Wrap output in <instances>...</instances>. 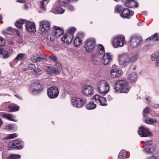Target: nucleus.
Returning a JSON list of instances; mask_svg holds the SVG:
<instances>
[{"label":"nucleus","instance_id":"obj_59","mask_svg":"<svg viewBox=\"0 0 159 159\" xmlns=\"http://www.w3.org/2000/svg\"><path fill=\"white\" fill-rule=\"evenodd\" d=\"M8 43L9 44H14V42L11 40H10L8 42Z\"/></svg>","mask_w":159,"mask_h":159},{"label":"nucleus","instance_id":"obj_46","mask_svg":"<svg viewBox=\"0 0 159 159\" xmlns=\"http://www.w3.org/2000/svg\"><path fill=\"white\" fill-rule=\"evenodd\" d=\"M17 136V135H16V134H9L7 136V138H6V139H11L14 138L16 137Z\"/></svg>","mask_w":159,"mask_h":159},{"label":"nucleus","instance_id":"obj_64","mask_svg":"<svg viewBox=\"0 0 159 159\" xmlns=\"http://www.w3.org/2000/svg\"><path fill=\"white\" fill-rule=\"evenodd\" d=\"M142 25V23H139L138 24V26H141Z\"/></svg>","mask_w":159,"mask_h":159},{"label":"nucleus","instance_id":"obj_42","mask_svg":"<svg viewBox=\"0 0 159 159\" xmlns=\"http://www.w3.org/2000/svg\"><path fill=\"white\" fill-rule=\"evenodd\" d=\"M105 51H97V53L98 57L101 58L105 54Z\"/></svg>","mask_w":159,"mask_h":159},{"label":"nucleus","instance_id":"obj_45","mask_svg":"<svg viewBox=\"0 0 159 159\" xmlns=\"http://www.w3.org/2000/svg\"><path fill=\"white\" fill-rule=\"evenodd\" d=\"M16 127V125L13 124H10L6 127V129H12Z\"/></svg>","mask_w":159,"mask_h":159},{"label":"nucleus","instance_id":"obj_58","mask_svg":"<svg viewBox=\"0 0 159 159\" xmlns=\"http://www.w3.org/2000/svg\"><path fill=\"white\" fill-rule=\"evenodd\" d=\"M16 1L17 2H20L21 3H23L24 2L23 0H16Z\"/></svg>","mask_w":159,"mask_h":159},{"label":"nucleus","instance_id":"obj_33","mask_svg":"<svg viewBox=\"0 0 159 159\" xmlns=\"http://www.w3.org/2000/svg\"><path fill=\"white\" fill-rule=\"evenodd\" d=\"M47 59L46 58V56L42 54H41L39 57H37L36 58V62H40L42 61L43 60H46Z\"/></svg>","mask_w":159,"mask_h":159},{"label":"nucleus","instance_id":"obj_12","mask_svg":"<svg viewBox=\"0 0 159 159\" xmlns=\"http://www.w3.org/2000/svg\"><path fill=\"white\" fill-rule=\"evenodd\" d=\"M50 23L46 20L41 21L40 22V27L41 33L46 34L49 30L50 27Z\"/></svg>","mask_w":159,"mask_h":159},{"label":"nucleus","instance_id":"obj_49","mask_svg":"<svg viewBox=\"0 0 159 159\" xmlns=\"http://www.w3.org/2000/svg\"><path fill=\"white\" fill-rule=\"evenodd\" d=\"M52 73H54L56 75H58L60 73V72L55 67H53Z\"/></svg>","mask_w":159,"mask_h":159},{"label":"nucleus","instance_id":"obj_48","mask_svg":"<svg viewBox=\"0 0 159 159\" xmlns=\"http://www.w3.org/2000/svg\"><path fill=\"white\" fill-rule=\"evenodd\" d=\"M53 67L51 68L50 67H48L47 69V73L48 74L51 75L52 74Z\"/></svg>","mask_w":159,"mask_h":159},{"label":"nucleus","instance_id":"obj_5","mask_svg":"<svg viewBox=\"0 0 159 159\" xmlns=\"http://www.w3.org/2000/svg\"><path fill=\"white\" fill-rule=\"evenodd\" d=\"M125 42V38L124 36L122 35H117L112 38V45L115 48L123 47Z\"/></svg>","mask_w":159,"mask_h":159},{"label":"nucleus","instance_id":"obj_41","mask_svg":"<svg viewBox=\"0 0 159 159\" xmlns=\"http://www.w3.org/2000/svg\"><path fill=\"white\" fill-rule=\"evenodd\" d=\"M125 153L123 151H121L118 155V159H125Z\"/></svg>","mask_w":159,"mask_h":159},{"label":"nucleus","instance_id":"obj_44","mask_svg":"<svg viewBox=\"0 0 159 159\" xmlns=\"http://www.w3.org/2000/svg\"><path fill=\"white\" fill-rule=\"evenodd\" d=\"M150 111L149 108L147 107H146L143 111V117H147V114Z\"/></svg>","mask_w":159,"mask_h":159},{"label":"nucleus","instance_id":"obj_7","mask_svg":"<svg viewBox=\"0 0 159 159\" xmlns=\"http://www.w3.org/2000/svg\"><path fill=\"white\" fill-rule=\"evenodd\" d=\"M144 143L143 147L144 151L146 153H152L155 150V146L150 141H142Z\"/></svg>","mask_w":159,"mask_h":159},{"label":"nucleus","instance_id":"obj_40","mask_svg":"<svg viewBox=\"0 0 159 159\" xmlns=\"http://www.w3.org/2000/svg\"><path fill=\"white\" fill-rule=\"evenodd\" d=\"M24 54L23 53L18 54L15 59V60L17 61L21 60L24 59Z\"/></svg>","mask_w":159,"mask_h":159},{"label":"nucleus","instance_id":"obj_9","mask_svg":"<svg viewBox=\"0 0 159 159\" xmlns=\"http://www.w3.org/2000/svg\"><path fill=\"white\" fill-rule=\"evenodd\" d=\"M95 41L93 39H89L85 42L84 47L86 51L90 52L93 49L95 44Z\"/></svg>","mask_w":159,"mask_h":159},{"label":"nucleus","instance_id":"obj_55","mask_svg":"<svg viewBox=\"0 0 159 159\" xmlns=\"http://www.w3.org/2000/svg\"><path fill=\"white\" fill-rule=\"evenodd\" d=\"M148 159H159V157H157L155 156H152Z\"/></svg>","mask_w":159,"mask_h":159},{"label":"nucleus","instance_id":"obj_26","mask_svg":"<svg viewBox=\"0 0 159 159\" xmlns=\"http://www.w3.org/2000/svg\"><path fill=\"white\" fill-rule=\"evenodd\" d=\"M137 74L135 72H133L129 74L128 76V79L131 82H135L137 79Z\"/></svg>","mask_w":159,"mask_h":159},{"label":"nucleus","instance_id":"obj_24","mask_svg":"<svg viewBox=\"0 0 159 159\" xmlns=\"http://www.w3.org/2000/svg\"><path fill=\"white\" fill-rule=\"evenodd\" d=\"M64 11L65 10L60 7H54L51 10V12L55 14H62Z\"/></svg>","mask_w":159,"mask_h":159},{"label":"nucleus","instance_id":"obj_47","mask_svg":"<svg viewBox=\"0 0 159 159\" xmlns=\"http://www.w3.org/2000/svg\"><path fill=\"white\" fill-rule=\"evenodd\" d=\"M101 97L99 95H96L94 96L93 97V99L95 100L97 102V101L98 102L100 101V99Z\"/></svg>","mask_w":159,"mask_h":159},{"label":"nucleus","instance_id":"obj_52","mask_svg":"<svg viewBox=\"0 0 159 159\" xmlns=\"http://www.w3.org/2000/svg\"><path fill=\"white\" fill-rule=\"evenodd\" d=\"M37 57H36L34 55H33L31 57L30 59L31 61L33 62H36V58H37Z\"/></svg>","mask_w":159,"mask_h":159},{"label":"nucleus","instance_id":"obj_43","mask_svg":"<svg viewBox=\"0 0 159 159\" xmlns=\"http://www.w3.org/2000/svg\"><path fill=\"white\" fill-rule=\"evenodd\" d=\"M47 0H43L40 1V6L41 8L43 10L46 9V8L44 6V2H46Z\"/></svg>","mask_w":159,"mask_h":159},{"label":"nucleus","instance_id":"obj_27","mask_svg":"<svg viewBox=\"0 0 159 159\" xmlns=\"http://www.w3.org/2000/svg\"><path fill=\"white\" fill-rule=\"evenodd\" d=\"M8 111L9 112L16 111L19 109V107L14 104H12L8 107Z\"/></svg>","mask_w":159,"mask_h":159},{"label":"nucleus","instance_id":"obj_2","mask_svg":"<svg viewBox=\"0 0 159 159\" xmlns=\"http://www.w3.org/2000/svg\"><path fill=\"white\" fill-rule=\"evenodd\" d=\"M25 24L26 29L30 32H34L36 31L35 24L32 22L28 21L25 20L20 19L17 21L15 24L16 26L19 29H22V25Z\"/></svg>","mask_w":159,"mask_h":159},{"label":"nucleus","instance_id":"obj_37","mask_svg":"<svg viewBox=\"0 0 159 159\" xmlns=\"http://www.w3.org/2000/svg\"><path fill=\"white\" fill-rule=\"evenodd\" d=\"M8 158L9 159H18L20 158V156L18 154H11Z\"/></svg>","mask_w":159,"mask_h":159},{"label":"nucleus","instance_id":"obj_57","mask_svg":"<svg viewBox=\"0 0 159 159\" xmlns=\"http://www.w3.org/2000/svg\"><path fill=\"white\" fill-rule=\"evenodd\" d=\"M15 96L17 98H19V99H22V98L20 97V96H19L18 95V94H16L15 95Z\"/></svg>","mask_w":159,"mask_h":159},{"label":"nucleus","instance_id":"obj_19","mask_svg":"<svg viewBox=\"0 0 159 159\" xmlns=\"http://www.w3.org/2000/svg\"><path fill=\"white\" fill-rule=\"evenodd\" d=\"M122 73V72L121 70L115 69L111 70L110 72L111 76L114 78H118L120 76Z\"/></svg>","mask_w":159,"mask_h":159},{"label":"nucleus","instance_id":"obj_60","mask_svg":"<svg viewBox=\"0 0 159 159\" xmlns=\"http://www.w3.org/2000/svg\"><path fill=\"white\" fill-rule=\"evenodd\" d=\"M107 99L108 100L110 101L112 99V97L110 95L108 96Z\"/></svg>","mask_w":159,"mask_h":159},{"label":"nucleus","instance_id":"obj_15","mask_svg":"<svg viewBox=\"0 0 159 159\" xmlns=\"http://www.w3.org/2000/svg\"><path fill=\"white\" fill-rule=\"evenodd\" d=\"M133 11H130L128 8H125L123 9L120 14V16L123 18H129L130 16H133Z\"/></svg>","mask_w":159,"mask_h":159},{"label":"nucleus","instance_id":"obj_20","mask_svg":"<svg viewBox=\"0 0 159 159\" xmlns=\"http://www.w3.org/2000/svg\"><path fill=\"white\" fill-rule=\"evenodd\" d=\"M32 86L33 87L32 89V92L34 94L38 93L40 90L41 85L39 82H36L32 84Z\"/></svg>","mask_w":159,"mask_h":159},{"label":"nucleus","instance_id":"obj_16","mask_svg":"<svg viewBox=\"0 0 159 159\" xmlns=\"http://www.w3.org/2000/svg\"><path fill=\"white\" fill-rule=\"evenodd\" d=\"M23 142L20 140H16L10 143V147L12 148L21 149L23 148Z\"/></svg>","mask_w":159,"mask_h":159},{"label":"nucleus","instance_id":"obj_56","mask_svg":"<svg viewBox=\"0 0 159 159\" xmlns=\"http://www.w3.org/2000/svg\"><path fill=\"white\" fill-rule=\"evenodd\" d=\"M56 66L57 67H58L59 69L61 68V66L60 63H57L56 64Z\"/></svg>","mask_w":159,"mask_h":159},{"label":"nucleus","instance_id":"obj_18","mask_svg":"<svg viewBox=\"0 0 159 159\" xmlns=\"http://www.w3.org/2000/svg\"><path fill=\"white\" fill-rule=\"evenodd\" d=\"M102 62L104 65H107L112 60V56L109 53H105L103 56Z\"/></svg>","mask_w":159,"mask_h":159},{"label":"nucleus","instance_id":"obj_35","mask_svg":"<svg viewBox=\"0 0 159 159\" xmlns=\"http://www.w3.org/2000/svg\"><path fill=\"white\" fill-rule=\"evenodd\" d=\"M99 102L102 106H106L107 105L106 103V100L105 98L101 97Z\"/></svg>","mask_w":159,"mask_h":159},{"label":"nucleus","instance_id":"obj_4","mask_svg":"<svg viewBox=\"0 0 159 159\" xmlns=\"http://www.w3.org/2000/svg\"><path fill=\"white\" fill-rule=\"evenodd\" d=\"M97 87L99 92L105 95L109 91V86L108 83L102 80L99 81L97 84Z\"/></svg>","mask_w":159,"mask_h":159},{"label":"nucleus","instance_id":"obj_8","mask_svg":"<svg viewBox=\"0 0 159 159\" xmlns=\"http://www.w3.org/2000/svg\"><path fill=\"white\" fill-rule=\"evenodd\" d=\"M71 102L72 105L74 107L80 108L85 104L87 102V101L85 99L75 97L72 98Z\"/></svg>","mask_w":159,"mask_h":159},{"label":"nucleus","instance_id":"obj_39","mask_svg":"<svg viewBox=\"0 0 159 159\" xmlns=\"http://www.w3.org/2000/svg\"><path fill=\"white\" fill-rule=\"evenodd\" d=\"M122 9V7L120 5H117L115 8V12L116 13H120Z\"/></svg>","mask_w":159,"mask_h":159},{"label":"nucleus","instance_id":"obj_23","mask_svg":"<svg viewBox=\"0 0 159 159\" xmlns=\"http://www.w3.org/2000/svg\"><path fill=\"white\" fill-rule=\"evenodd\" d=\"M2 117L7 118L9 120L15 122L17 121V120H14V119L15 118V116L13 114L6 113L5 112H3L2 113Z\"/></svg>","mask_w":159,"mask_h":159},{"label":"nucleus","instance_id":"obj_51","mask_svg":"<svg viewBox=\"0 0 159 159\" xmlns=\"http://www.w3.org/2000/svg\"><path fill=\"white\" fill-rule=\"evenodd\" d=\"M97 51H105L104 48L102 45L99 44L98 46Z\"/></svg>","mask_w":159,"mask_h":159},{"label":"nucleus","instance_id":"obj_21","mask_svg":"<svg viewBox=\"0 0 159 159\" xmlns=\"http://www.w3.org/2000/svg\"><path fill=\"white\" fill-rule=\"evenodd\" d=\"M73 38L72 35H70L68 34V35L65 34L62 38V40L64 43L69 44L71 42Z\"/></svg>","mask_w":159,"mask_h":159},{"label":"nucleus","instance_id":"obj_61","mask_svg":"<svg viewBox=\"0 0 159 159\" xmlns=\"http://www.w3.org/2000/svg\"><path fill=\"white\" fill-rule=\"evenodd\" d=\"M146 100L148 101H149V102H150L151 101V98L149 97L148 98H146Z\"/></svg>","mask_w":159,"mask_h":159},{"label":"nucleus","instance_id":"obj_53","mask_svg":"<svg viewBox=\"0 0 159 159\" xmlns=\"http://www.w3.org/2000/svg\"><path fill=\"white\" fill-rule=\"evenodd\" d=\"M47 39H48V40H50L51 41H52L54 40V38H53V37L50 35H48L47 37Z\"/></svg>","mask_w":159,"mask_h":159},{"label":"nucleus","instance_id":"obj_36","mask_svg":"<svg viewBox=\"0 0 159 159\" xmlns=\"http://www.w3.org/2000/svg\"><path fill=\"white\" fill-rule=\"evenodd\" d=\"M46 58L47 59H46V60H48L49 59H50L55 62H56L57 61V58L56 56L54 55H52L51 56L48 57L46 56Z\"/></svg>","mask_w":159,"mask_h":159},{"label":"nucleus","instance_id":"obj_28","mask_svg":"<svg viewBox=\"0 0 159 159\" xmlns=\"http://www.w3.org/2000/svg\"><path fill=\"white\" fill-rule=\"evenodd\" d=\"M60 4L62 6H64V7H66L69 10L73 11L74 10V8L71 5L65 2L64 1L61 0L60 1Z\"/></svg>","mask_w":159,"mask_h":159},{"label":"nucleus","instance_id":"obj_14","mask_svg":"<svg viewBox=\"0 0 159 159\" xmlns=\"http://www.w3.org/2000/svg\"><path fill=\"white\" fill-rule=\"evenodd\" d=\"M28 69L31 70V72L36 76L40 75L42 73L41 70L39 68H36L35 65L33 64L29 65Z\"/></svg>","mask_w":159,"mask_h":159},{"label":"nucleus","instance_id":"obj_29","mask_svg":"<svg viewBox=\"0 0 159 159\" xmlns=\"http://www.w3.org/2000/svg\"><path fill=\"white\" fill-rule=\"evenodd\" d=\"M0 54L3 58H7L9 57L8 52L3 49H0Z\"/></svg>","mask_w":159,"mask_h":159},{"label":"nucleus","instance_id":"obj_34","mask_svg":"<svg viewBox=\"0 0 159 159\" xmlns=\"http://www.w3.org/2000/svg\"><path fill=\"white\" fill-rule=\"evenodd\" d=\"M145 122L147 124H154L157 122V120L155 119L148 118L145 120Z\"/></svg>","mask_w":159,"mask_h":159},{"label":"nucleus","instance_id":"obj_25","mask_svg":"<svg viewBox=\"0 0 159 159\" xmlns=\"http://www.w3.org/2000/svg\"><path fill=\"white\" fill-rule=\"evenodd\" d=\"M53 33L55 36L59 37L63 33V31L59 27H57L53 29Z\"/></svg>","mask_w":159,"mask_h":159},{"label":"nucleus","instance_id":"obj_50","mask_svg":"<svg viewBox=\"0 0 159 159\" xmlns=\"http://www.w3.org/2000/svg\"><path fill=\"white\" fill-rule=\"evenodd\" d=\"M5 43V40L1 37H0V46H4Z\"/></svg>","mask_w":159,"mask_h":159},{"label":"nucleus","instance_id":"obj_10","mask_svg":"<svg viewBox=\"0 0 159 159\" xmlns=\"http://www.w3.org/2000/svg\"><path fill=\"white\" fill-rule=\"evenodd\" d=\"M59 93L58 88L56 86L51 87L47 91L48 95L51 98H57Z\"/></svg>","mask_w":159,"mask_h":159},{"label":"nucleus","instance_id":"obj_13","mask_svg":"<svg viewBox=\"0 0 159 159\" xmlns=\"http://www.w3.org/2000/svg\"><path fill=\"white\" fill-rule=\"evenodd\" d=\"M84 36V35L83 33L80 32L78 33L74 41L75 46L78 47L80 45L82 41V39Z\"/></svg>","mask_w":159,"mask_h":159},{"label":"nucleus","instance_id":"obj_6","mask_svg":"<svg viewBox=\"0 0 159 159\" xmlns=\"http://www.w3.org/2000/svg\"><path fill=\"white\" fill-rule=\"evenodd\" d=\"M141 37L136 35L132 36L130 41L128 42V45L130 48H135L137 47L142 43Z\"/></svg>","mask_w":159,"mask_h":159},{"label":"nucleus","instance_id":"obj_17","mask_svg":"<svg viewBox=\"0 0 159 159\" xmlns=\"http://www.w3.org/2000/svg\"><path fill=\"white\" fill-rule=\"evenodd\" d=\"M138 133L141 137H144L149 136L151 134L148 129L144 126H142L139 128Z\"/></svg>","mask_w":159,"mask_h":159},{"label":"nucleus","instance_id":"obj_30","mask_svg":"<svg viewBox=\"0 0 159 159\" xmlns=\"http://www.w3.org/2000/svg\"><path fill=\"white\" fill-rule=\"evenodd\" d=\"M151 40L154 41L159 40V35H157V34H155L153 35H152L147 39V41Z\"/></svg>","mask_w":159,"mask_h":159},{"label":"nucleus","instance_id":"obj_63","mask_svg":"<svg viewBox=\"0 0 159 159\" xmlns=\"http://www.w3.org/2000/svg\"><path fill=\"white\" fill-rule=\"evenodd\" d=\"M28 69V68H23L22 69V70H23L24 71Z\"/></svg>","mask_w":159,"mask_h":159},{"label":"nucleus","instance_id":"obj_38","mask_svg":"<svg viewBox=\"0 0 159 159\" xmlns=\"http://www.w3.org/2000/svg\"><path fill=\"white\" fill-rule=\"evenodd\" d=\"M76 29L74 27H71L69 29V33L68 34L70 35H72V37H73V34L76 31Z\"/></svg>","mask_w":159,"mask_h":159},{"label":"nucleus","instance_id":"obj_32","mask_svg":"<svg viewBox=\"0 0 159 159\" xmlns=\"http://www.w3.org/2000/svg\"><path fill=\"white\" fill-rule=\"evenodd\" d=\"M159 58V52L153 53L151 56V60L153 61H155Z\"/></svg>","mask_w":159,"mask_h":159},{"label":"nucleus","instance_id":"obj_22","mask_svg":"<svg viewBox=\"0 0 159 159\" xmlns=\"http://www.w3.org/2000/svg\"><path fill=\"white\" fill-rule=\"evenodd\" d=\"M125 5L129 7H136L138 6V3L134 0H127L125 3Z\"/></svg>","mask_w":159,"mask_h":159},{"label":"nucleus","instance_id":"obj_54","mask_svg":"<svg viewBox=\"0 0 159 159\" xmlns=\"http://www.w3.org/2000/svg\"><path fill=\"white\" fill-rule=\"evenodd\" d=\"M155 64L156 66L159 67V58L156 60Z\"/></svg>","mask_w":159,"mask_h":159},{"label":"nucleus","instance_id":"obj_3","mask_svg":"<svg viewBox=\"0 0 159 159\" xmlns=\"http://www.w3.org/2000/svg\"><path fill=\"white\" fill-rule=\"evenodd\" d=\"M129 89L128 85V83L125 80H119L117 81L115 85V90L116 92L127 93Z\"/></svg>","mask_w":159,"mask_h":159},{"label":"nucleus","instance_id":"obj_31","mask_svg":"<svg viewBox=\"0 0 159 159\" xmlns=\"http://www.w3.org/2000/svg\"><path fill=\"white\" fill-rule=\"evenodd\" d=\"M96 105L93 102L90 101L87 105L86 108L87 109H93L96 107Z\"/></svg>","mask_w":159,"mask_h":159},{"label":"nucleus","instance_id":"obj_62","mask_svg":"<svg viewBox=\"0 0 159 159\" xmlns=\"http://www.w3.org/2000/svg\"><path fill=\"white\" fill-rule=\"evenodd\" d=\"M25 9H28V6H27V4H26L25 6Z\"/></svg>","mask_w":159,"mask_h":159},{"label":"nucleus","instance_id":"obj_11","mask_svg":"<svg viewBox=\"0 0 159 159\" xmlns=\"http://www.w3.org/2000/svg\"><path fill=\"white\" fill-rule=\"evenodd\" d=\"M81 93L84 95L91 96L94 94V89L90 85H84L82 87Z\"/></svg>","mask_w":159,"mask_h":159},{"label":"nucleus","instance_id":"obj_1","mask_svg":"<svg viewBox=\"0 0 159 159\" xmlns=\"http://www.w3.org/2000/svg\"><path fill=\"white\" fill-rule=\"evenodd\" d=\"M139 57L138 54H136L131 56L126 54L120 55L119 58V63L124 66L127 65L129 63H134Z\"/></svg>","mask_w":159,"mask_h":159}]
</instances>
